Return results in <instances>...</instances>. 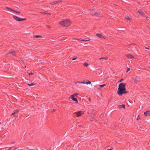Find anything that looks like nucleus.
Here are the masks:
<instances>
[{
	"instance_id": "obj_1",
	"label": "nucleus",
	"mask_w": 150,
	"mask_h": 150,
	"mask_svg": "<svg viewBox=\"0 0 150 150\" xmlns=\"http://www.w3.org/2000/svg\"><path fill=\"white\" fill-rule=\"evenodd\" d=\"M125 86V84L124 83H121L119 85L117 93L119 96H122L123 94L127 93L126 91Z\"/></svg>"
},
{
	"instance_id": "obj_2",
	"label": "nucleus",
	"mask_w": 150,
	"mask_h": 150,
	"mask_svg": "<svg viewBox=\"0 0 150 150\" xmlns=\"http://www.w3.org/2000/svg\"><path fill=\"white\" fill-rule=\"evenodd\" d=\"M59 24L63 27H67L70 25L71 22L69 19H67L61 21Z\"/></svg>"
},
{
	"instance_id": "obj_3",
	"label": "nucleus",
	"mask_w": 150,
	"mask_h": 150,
	"mask_svg": "<svg viewBox=\"0 0 150 150\" xmlns=\"http://www.w3.org/2000/svg\"><path fill=\"white\" fill-rule=\"evenodd\" d=\"M139 79L138 78L137 76L134 78L133 80L135 84L136 85V84H137L139 82Z\"/></svg>"
},
{
	"instance_id": "obj_4",
	"label": "nucleus",
	"mask_w": 150,
	"mask_h": 150,
	"mask_svg": "<svg viewBox=\"0 0 150 150\" xmlns=\"http://www.w3.org/2000/svg\"><path fill=\"white\" fill-rule=\"evenodd\" d=\"M13 18L15 19L16 21H23L25 20V18H19L18 17L16 16H13Z\"/></svg>"
},
{
	"instance_id": "obj_5",
	"label": "nucleus",
	"mask_w": 150,
	"mask_h": 150,
	"mask_svg": "<svg viewBox=\"0 0 150 150\" xmlns=\"http://www.w3.org/2000/svg\"><path fill=\"white\" fill-rule=\"evenodd\" d=\"M84 112L83 111H79L75 112L77 115V117H79L84 114Z\"/></svg>"
},
{
	"instance_id": "obj_6",
	"label": "nucleus",
	"mask_w": 150,
	"mask_h": 150,
	"mask_svg": "<svg viewBox=\"0 0 150 150\" xmlns=\"http://www.w3.org/2000/svg\"><path fill=\"white\" fill-rule=\"evenodd\" d=\"M8 54V55L9 56H11V55L14 56H16V54L14 52H11Z\"/></svg>"
},
{
	"instance_id": "obj_7",
	"label": "nucleus",
	"mask_w": 150,
	"mask_h": 150,
	"mask_svg": "<svg viewBox=\"0 0 150 150\" xmlns=\"http://www.w3.org/2000/svg\"><path fill=\"white\" fill-rule=\"evenodd\" d=\"M6 8L8 10H10L11 11H13L16 13H20V12L16 11L13 9H12L9 8V7H6Z\"/></svg>"
},
{
	"instance_id": "obj_8",
	"label": "nucleus",
	"mask_w": 150,
	"mask_h": 150,
	"mask_svg": "<svg viewBox=\"0 0 150 150\" xmlns=\"http://www.w3.org/2000/svg\"><path fill=\"white\" fill-rule=\"evenodd\" d=\"M6 8L8 10H10L11 11H13L16 13H20V12L16 11L13 9H12L9 8V7H6Z\"/></svg>"
},
{
	"instance_id": "obj_9",
	"label": "nucleus",
	"mask_w": 150,
	"mask_h": 150,
	"mask_svg": "<svg viewBox=\"0 0 150 150\" xmlns=\"http://www.w3.org/2000/svg\"><path fill=\"white\" fill-rule=\"evenodd\" d=\"M96 35L100 38L105 39V37L100 34H96Z\"/></svg>"
},
{
	"instance_id": "obj_10",
	"label": "nucleus",
	"mask_w": 150,
	"mask_h": 150,
	"mask_svg": "<svg viewBox=\"0 0 150 150\" xmlns=\"http://www.w3.org/2000/svg\"><path fill=\"white\" fill-rule=\"evenodd\" d=\"M126 56L129 59H132L133 57V56L131 54L126 55Z\"/></svg>"
},
{
	"instance_id": "obj_11",
	"label": "nucleus",
	"mask_w": 150,
	"mask_h": 150,
	"mask_svg": "<svg viewBox=\"0 0 150 150\" xmlns=\"http://www.w3.org/2000/svg\"><path fill=\"white\" fill-rule=\"evenodd\" d=\"M61 2V1H54L53 2H51V3L50 4L51 5H53L56 4L57 3H58L59 2Z\"/></svg>"
},
{
	"instance_id": "obj_12",
	"label": "nucleus",
	"mask_w": 150,
	"mask_h": 150,
	"mask_svg": "<svg viewBox=\"0 0 150 150\" xmlns=\"http://www.w3.org/2000/svg\"><path fill=\"white\" fill-rule=\"evenodd\" d=\"M19 112V110H15L13 111V113L11 114V115H13L16 114L17 113Z\"/></svg>"
},
{
	"instance_id": "obj_13",
	"label": "nucleus",
	"mask_w": 150,
	"mask_h": 150,
	"mask_svg": "<svg viewBox=\"0 0 150 150\" xmlns=\"http://www.w3.org/2000/svg\"><path fill=\"white\" fill-rule=\"evenodd\" d=\"M71 99L74 101L76 102V103H78V101L77 99L76 98H74V97H71Z\"/></svg>"
},
{
	"instance_id": "obj_14",
	"label": "nucleus",
	"mask_w": 150,
	"mask_h": 150,
	"mask_svg": "<svg viewBox=\"0 0 150 150\" xmlns=\"http://www.w3.org/2000/svg\"><path fill=\"white\" fill-rule=\"evenodd\" d=\"M117 108H125V106L124 105H119L118 106Z\"/></svg>"
},
{
	"instance_id": "obj_15",
	"label": "nucleus",
	"mask_w": 150,
	"mask_h": 150,
	"mask_svg": "<svg viewBox=\"0 0 150 150\" xmlns=\"http://www.w3.org/2000/svg\"><path fill=\"white\" fill-rule=\"evenodd\" d=\"M149 111H147L146 112L144 113V114L145 116H149Z\"/></svg>"
},
{
	"instance_id": "obj_16",
	"label": "nucleus",
	"mask_w": 150,
	"mask_h": 150,
	"mask_svg": "<svg viewBox=\"0 0 150 150\" xmlns=\"http://www.w3.org/2000/svg\"><path fill=\"white\" fill-rule=\"evenodd\" d=\"M78 95H79V93H76L72 95H71V97H74V96H77Z\"/></svg>"
},
{
	"instance_id": "obj_17",
	"label": "nucleus",
	"mask_w": 150,
	"mask_h": 150,
	"mask_svg": "<svg viewBox=\"0 0 150 150\" xmlns=\"http://www.w3.org/2000/svg\"><path fill=\"white\" fill-rule=\"evenodd\" d=\"M125 17L126 19L129 20L130 21L132 20V19L128 16H126Z\"/></svg>"
},
{
	"instance_id": "obj_18",
	"label": "nucleus",
	"mask_w": 150,
	"mask_h": 150,
	"mask_svg": "<svg viewBox=\"0 0 150 150\" xmlns=\"http://www.w3.org/2000/svg\"><path fill=\"white\" fill-rule=\"evenodd\" d=\"M74 83H84V82H80V81H75L74 82Z\"/></svg>"
},
{
	"instance_id": "obj_19",
	"label": "nucleus",
	"mask_w": 150,
	"mask_h": 150,
	"mask_svg": "<svg viewBox=\"0 0 150 150\" xmlns=\"http://www.w3.org/2000/svg\"><path fill=\"white\" fill-rule=\"evenodd\" d=\"M35 84H34V83H30V84L28 83L27 84V85H28L29 86H32L34 85Z\"/></svg>"
},
{
	"instance_id": "obj_20",
	"label": "nucleus",
	"mask_w": 150,
	"mask_h": 150,
	"mask_svg": "<svg viewBox=\"0 0 150 150\" xmlns=\"http://www.w3.org/2000/svg\"><path fill=\"white\" fill-rule=\"evenodd\" d=\"M84 83L83 84H90L91 83V82L90 81H88L87 82H84Z\"/></svg>"
},
{
	"instance_id": "obj_21",
	"label": "nucleus",
	"mask_w": 150,
	"mask_h": 150,
	"mask_svg": "<svg viewBox=\"0 0 150 150\" xmlns=\"http://www.w3.org/2000/svg\"><path fill=\"white\" fill-rule=\"evenodd\" d=\"M83 65L86 67H87L88 65V64L86 62H84Z\"/></svg>"
},
{
	"instance_id": "obj_22",
	"label": "nucleus",
	"mask_w": 150,
	"mask_h": 150,
	"mask_svg": "<svg viewBox=\"0 0 150 150\" xmlns=\"http://www.w3.org/2000/svg\"><path fill=\"white\" fill-rule=\"evenodd\" d=\"M105 86V84H104L103 85H99V86L100 87H103Z\"/></svg>"
},
{
	"instance_id": "obj_23",
	"label": "nucleus",
	"mask_w": 150,
	"mask_h": 150,
	"mask_svg": "<svg viewBox=\"0 0 150 150\" xmlns=\"http://www.w3.org/2000/svg\"><path fill=\"white\" fill-rule=\"evenodd\" d=\"M34 37H35V38H39V37H41V36H40V35H37L35 36H34Z\"/></svg>"
},
{
	"instance_id": "obj_24",
	"label": "nucleus",
	"mask_w": 150,
	"mask_h": 150,
	"mask_svg": "<svg viewBox=\"0 0 150 150\" xmlns=\"http://www.w3.org/2000/svg\"><path fill=\"white\" fill-rule=\"evenodd\" d=\"M80 40H81V41H88V40L82 39H80Z\"/></svg>"
},
{
	"instance_id": "obj_25",
	"label": "nucleus",
	"mask_w": 150,
	"mask_h": 150,
	"mask_svg": "<svg viewBox=\"0 0 150 150\" xmlns=\"http://www.w3.org/2000/svg\"><path fill=\"white\" fill-rule=\"evenodd\" d=\"M93 15H94L98 16V15H99V14H98V13H95L93 14Z\"/></svg>"
},
{
	"instance_id": "obj_26",
	"label": "nucleus",
	"mask_w": 150,
	"mask_h": 150,
	"mask_svg": "<svg viewBox=\"0 0 150 150\" xmlns=\"http://www.w3.org/2000/svg\"><path fill=\"white\" fill-rule=\"evenodd\" d=\"M33 74H34V73H32V72H31V73H28V74H29V75H33Z\"/></svg>"
},
{
	"instance_id": "obj_27",
	"label": "nucleus",
	"mask_w": 150,
	"mask_h": 150,
	"mask_svg": "<svg viewBox=\"0 0 150 150\" xmlns=\"http://www.w3.org/2000/svg\"><path fill=\"white\" fill-rule=\"evenodd\" d=\"M105 59V60L106 59V58H105V57H102V58H100L99 59L100 60H101L102 59Z\"/></svg>"
},
{
	"instance_id": "obj_28",
	"label": "nucleus",
	"mask_w": 150,
	"mask_h": 150,
	"mask_svg": "<svg viewBox=\"0 0 150 150\" xmlns=\"http://www.w3.org/2000/svg\"><path fill=\"white\" fill-rule=\"evenodd\" d=\"M130 70V68H127V70L126 71V72H128Z\"/></svg>"
},
{
	"instance_id": "obj_29",
	"label": "nucleus",
	"mask_w": 150,
	"mask_h": 150,
	"mask_svg": "<svg viewBox=\"0 0 150 150\" xmlns=\"http://www.w3.org/2000/svg\"><path fill=\"white\" fill-rule=\"evenodd\" d=\"M141 16H144V13L141 12Z\"/></svg>"
},
{
	"instance_id": "obj_30",
	"label": "nucleus",
	"mask_w": 150,
	"mask_h": 150,
	"mask_svg": "<svg viewBox=\"0 0 150 150\" xmlns=\"http://www.w3.org/2000/svg\"><path fill=\"white\" fill-rule=\"evenodd\" d=\"M140 119V118H139V115L138 116V118L137 119V120H138Z\"/></svg>"
},
{
	"instance_id": "obj_31",
	"label": "nucleus",
	"mask_w": 150,
	"mask_h": 150,
	"mask_svg": "<svg viewBox=\"0 0 150 150\" xmlns=\"http://www.w3.org/2000/svg\"><path fill=\"white\" fill-rule=\"evenodd\" d=\"M76 58H77L76 57L72 59V60H74L76 59Z\"/></svg>"
},
{
	"instance_id": "obj_32",
	"label": "nucleus",
	"mask_w": 150,
	"mask_h": 150,
	"mask_svg": "<svg viewBox=\"0 0 150 150\" xmlns=\"http://www.w3.org/2000/svg\"><path fill=\"white\" fill-rule=\"evenodd\" d=\"M47 27L48 28H50V27L49 26V25H47Z\"/></svg>"
},
{
	"instance_id": "obj_33",
	"label": "nucleus",
	"mask_w": 150,
	"mask_h": 150,
	"mask_svg": "<svg viewBox=\"0 0 150 150\" xmlns=\"http://www.w3.org/2000/svg\"><path fill=\"white\" fill-rule=\"evenodd\" d=\"M122 80H123V79H121L120 81H119V82H121Z\"/></svg>"
},
{
	"instance_id": "obj_34",
	"label": "nucleus",
	"mask_w": 150,
	"mask_h": 150,
	"mask_svg": "<svg viewBox=\"0 0 150 150\" xmlns=\"http://www.w3.org/2000/svg\"><path fill=\"white\" fill-rule=\"evenodd\" d=\"M15 143V142H13L11 143L10 144H14Z\"/></svg>"
},
{
	"instance_id": "obj_35",
	"label": "nucleus",
	"mask_w": 150,
	"mask_h": 150,
	"mask_svg": "<svg viewBox=\"0 0 150 150\" xmlns=\"http://www.w3.org/2000/svg\"><path fill=\"white\" fill-rule=\"evenodd\" d=\"M88 100H89V101H91V98H88Z\"/></svg>"
},
{
	"instance_id": "obj_36",
	"label": "nucleus",
	"mask_w": 150,
	"mask_h": 150,
	"mask_svg": "<svg viewBox=\"0 0 150 150\" xmlns=\"http://www.w3.org/2000/svg\"><path fill=\"white\" fill-rule=\"evenodd\" d=\"M93 9H89V10H90V11H92V10H93Z\"/></svg>"
},
{
	"instance_id": "obj_37",
	"label": "nucleus",
	"mask_w": 150,
	"mask_h": 150,
	"mask_svg": "<svg viewBox=\"0 0 150 150\" xmlns=\"http://www.w3.org/2000/svg\"><path fill=\"white\" fill-rule=\"evenodd\" d=\"M145 48L147 49V50H149V49L148 48H147V47H145Z\"/></svg>"
},
{
	"instance_id": "obj_38",
	"label": "nucleus",
	"mask_w": 150,
	"mask_h": 150,
	"mask_svg": "<svg viewBox=\"0 0 150 150\" xmlns=\"http://www.w3.org/2000/svg\"><path fill=\"white\" fill-rule=\"evenodd\" d=\"M9 150H11V148H10L9 149Z\"/></svg>"
},
{
	"instance_id": "obj_39",
	"label": "nucleus",
	"mask_w": 150,
	"mask_h": 150,
	"mask_svg": "<svg viewBox=\"0 0 150 150\" xmlns=\"http://www.w3.org/2000/svg\"><path fill=\"white\" fill-rule=\"evenodd\" d=\"M91 118L92 119H93V117H92V116H91V117L90 118V119H91Z\"/></svg>"
},
{
	"instance_id": "obj_40",
	"label": "nucleus",
	"mask_w": 150,
	"mask_h": 150,
	"mask_svg": "<svg viewBox=\"0 0 150 150\" xmlns=\"http://www.w3.org/2000/svg\"><path fill=\"white\" fill-rule=\"evenodd\" d=\"M139 11V13L140 14V13H140V11Z\"/></svg>"
},
{
	"instance_id": "obj_41",
	"label": "nucleus",
	"mask_w": 150,
	"mask_h": 150,
	"mask_svg": "<svg viewBox=\"0 0 150 150\" xmlns=\"http://www.w3.org/2000/svg\"><path fill=\"white\" fill-rule=\"evenodd\" d=\"M107 150H112L111 149H107Z\"/></svg>"
},
{
	"instance_id": "obj_42",
	"label": "nucleus",
	"mask_w": 150,
	"mask_h": 150,
	"mask_svg": "<svg viewBox=\"0 0 150 150\" xmlns=\"http://www.w3.org/2000/svg\"><path fill=\"white\" fill-rule=\"evenodd\" d=\"M46 13V14H50L49 13Z\"/></svg>"
},
{
	"instance_id": "obj_43",
	"label": "nucleus",
	"mask_w": 150,
	"mask_h": 150,
	"mask_svg": "<svg viewBox=\"0 0 150 150\" xmlns=\"http://www.w3.org/2000/svg\"><path fill=\"white\" fill-rule=\"evenodd\" d=\"M17 149V148L15 149H14V150H15V149Z\"/></svg>"
}]
</instances>
